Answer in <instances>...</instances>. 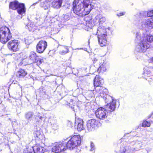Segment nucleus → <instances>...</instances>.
<instances>
[{"label": "nucleus", "mask_w": 153, "mask_h": 153, "mask_svg": "<svg viewBox=\"0 0 153 153\" xmlns=\"http://www.w3.org/2000/svg\"><path fill=\"white\" fill-rule=\"evenodd\" d=\"M74 149L75 153H80V152L81 150L79 147H75Z\"/></svg>", "instance_id": "nucleus-41"}, {"label": "nucleus", "mask_w": 153, "mask_h": 153, "mask_svg": "<svg viewBox=\"0 0 153 153\" xmlns=\"http://www.w3.org/2000/svg\"><path fill=\"white\" fill-rule=\"evenodd\" d=\"M26 26L28 27L29 30L31 31H34L35 30L37 29V27L35 25L34 23L33 22L28 23Z\"/></svg>", "instance_id": "nucleus-26"}, {"label": "nucleus", "mask_w": 153, "mask_h": 153, "mask_svg": "<svg viewBox=\"0 0 153 153\" xmlns=\"http://www.w3.org/2000/svg\"><path fill=\"white\" fill-rule=\"evenodd\" d=\"M62 0H52L51 2L52 6L54 8H59L61 6Z\"/></svg>", "instance_id": "nucleus-18"}, {"label": "nucleus", "mask_w": 153, "mask_h": 153, "mask_svg": "<svg viewBox=\"0 0 153 153\" xmlns=\"http://www.w3.org/2000/svg\"><path fill=\"white\" fill-rule=\"evenodd\" d=\"M45 117L42 115H40L39 113L37 114V115L35 118L36 122L38 123H41L43 121L45 120Z\"/></svg>", "instance_id": "nucleus-29"}, {"label": "nucleus", "mask_w": 153, "mask_h": 153, "mask_svg": "<svg viewBox=\"0 0 153 153\" xmlns=\"http://www.w3.org/2000/svg\"><path fill=\"white\" fill-rule=\"evenodd\" d=\"M39 0L37 2L35 3H33L32 5V6H33V5H35L36 4H37L38 3H39Z\"/></svg>", "instance_id": "nucleus-48"}, {"label": "nucleus", "mask_w": 153, "mask_h": 153, "mask_svg": "<svg viewBox=\"0 0 153 153\" xmlns=\"http://www.w3.org/2000/svg\"><path fill=\"white\" fill-rule=\"evenodd\" d=\"M106 64L103 62V63L100 65L98 69H96L95 70V71L96 72L97 70V72L98 73L105 72L106 70Z\"/></svg>", "instance_id": "nucleus-23"}, {"label": "nucleus", "mask_w": 153, "mask_h": 153, "mask_svg": "<svg viewBox=\"0 0 153 153\" xmlns=\"http://www.w3.org/2000/svg\"><path fill=\"white\" fill-rule=\"evenodd\" d=\"M29 58L31 63H36L37 65H40L43 62V59L39 58L34 52H30Z\"/></svg>", "instance_id": "nucleus-7"}, {"label": "nucleus", "mask_w": 153, "mask_h": 153, "mask_svg": "<svg viewBox=\"0 0 153 153\" xmlns=\"http://www.w3.org/2000/svg\"><path fill=\"white\" fill-rule=\"evenodd\" d=\"M69 17L68 15H65L63 18L62 20L64 21H66L69 19Z\"/></svg>", "instance_id": "nucleus-43"}, {"label": "nucleus", "mask_w": 153, "mask_h": 153, "mask_svg": "<svg viewBox=\"0 0 153 153\" xmlns=\"http://www.w3.org/2000/svg\"><path fill=\"white\" fill-rule=\"evenodd\" d=\"M146 41L149 44L153 42V36L150 35H147L146 38Z\"/></svg>", "instance_id": "nucleus-36"}, {"label": "nucleus", "mask_w": 153, "mask_h": 153, "mask_svg": "<svg viewBox=\"0 0 153 153\" xmlns=\"http://www.w3.org/2000/svg\"><path fill=\"white\" fill-rule=\"evenodd\" d=\"M141 28H144L148 27H153V17L147 19L142 22L140 24Z\"/></svg>", "instance_id": "nucleus-8"}, {"label": "nucleus", "mask_w": 153, "mask_h": 153, "mask_svg": "<svg viewBox=\"0 0 153 153\" xmlns=\"http://www.w3.org/2000/svg\"><path fill=\"white\" fill-rule=\"evenodd\" d=\"M33 113L29 111L26 113L25 114V118L27 120H30L33 115Z\"/></svg>", "instance_id": "nucleus-33"}, {"label": "nucleus", "mask_w": 153, "mask_h": 153, "mask_svg": "<svg viewBox=\"0 0 153 153\" xmlns=\"http://www.w3.org/2000/svg\"><path fill=\"white\" fill-rule=\"evenodd\" d=\"M104 83L103 79L101 78L99 75H96L94 80V86L96 87L95 89L97 91L99 90V89Z\"/></svg>", "instance_id": "nucleus-10"}, {"label": "nucleus", "mask_w": 153, "mask_h": 153, "mask_svg": "<svg viewBox=\"0 0 153 153\" xmlns=\"http://www.w3.org/2000/svg\"><path fill=\"white\" fill-rule=\"evenodd\" d=\"M90 147L91 149H90V151H92L94 150L95 148L94 144L92 142L91 143Z\"/></svg>", "instance_id": "nucleus-42"}, {"label": "nucleus", "mask_w": 153, "mask_h": 153, "mask_svg": "<svg viewBox=\"0 0 153 153\" xmlns=\"http://www.w3.org/2000/svg\"><path fill=\"white\" fill-rule=\"evenodd\" d=\"M97 91L102 98L106 99L105 100L106 101V102L107 99L111 100L112 102L107 104V107L108 108V110L111 112L114 111L116 108V100L112 97L108 95V90L104 87H100L99 88V90Z\"/></svg>", "instance_id": "nucleus-2"}, {"label": "nucleus", "mask_w": 153, "mask_h": 153, "mask_svg": "<svg viewBox=\"0 0 153 153\" xmlns=\"http://www.w3.org/2000/svg\"><path fill=\"white\" fill-rule=\"evenodd\" d=\"M107 36H98V41L99 44L101 46H105L107 42Z\"/></svg>", "instance_id": "nucleus-19"}, {"label": "nucleus", "mask_w": 153, "mask_h": 153, "mask_svg": "<svg viewBox=\"0 0 153 153\" xmlns=\"http://www.w3.org/2000/svg\"><path fill=\"white\" fill-rule=\"evenodd\" d=\"M95 19L97 20L99 19L100 23L102 24L105 22L106 20V19L105 17H102V16L99 14L95 17Z\"/></svg>", "instance_id": "nucleus-31"}, {"label": "nucleus", "mask_w": 153, "mask_h": 153, "mask_svg": "<svg viewBox=\"0 0 153 153\" xmlns=\"http://www.w3.org/2000/svg\"><path fill=\"white\" fill-rule=\"evenodd\" d=\"M69 104L70 105H72V104H71V103H69Z\"/></svg>", "instance_id": "nucleus-54"}, {"label": "nucleus", "mask_w": 153, "mask_h": 153, "mask_svg": "<svg viewBox=\"0 0 153 153\" xmlns=\"http://www.w3.org/2000/svg\"><path fill=\"white\" fill-rule=\"evenodd\" d=\"M152 73H153V67H146L144 68V75L145 76H147Z\"/></svg>", "instance_id": "nucleus-22"}, {"label": "nucleus", "mask_w": 153, "mask_h": 153, "mask_svg": "<svg viewBox=\"0 0 153 153\" xmlns=\"http://www.w3.org/2000/svg\"><path fill=\"white\" fill-rule=\"evenodd\" d=\"M149 47L150 44L146 41V39H143L142 40L137 42L135 51L138 52H144Z\"/></svg>", "instance_id": "nucleus-3"}, {"label": "nucleus", "mask_w": 153, "mask_h": 153, "mask_svg": "<svg viewBox=\"0 0 153 153\" xmlns=\"http://www.w3.org/2000/svg\"><path fill=\"white\" fill-rule=\"evenodd\" d=\"M19 3L17 1L11 2L9 4V8L13 10H16Z\"/></svg>", "instance_id": "nucleus-25"}, {"label": "nucleus", "mask_w": 153, "mask_h": 153, "mask_svg": "<svg viewBox=\"0 0 153 153\" xmlns=\"http://www.w3.org/2000/svg\"><path fill=\"white\" fill-rule=\"evenodd\" d=\"M145 77V76H144H144H143V78H144V77Z\"/></svg>", "instance_id": "nucleus-55"}, {"label": "nucleus", "mask_w": 153, "mask_h": 153, "mask_svg": "<svg viewBox=\"0 0 153 153\" xmlns=\"http://www.w3.org/2000/svg\"><path fill=\"white\" fill-rule=\"evenodd\" d=\"M126 150L127 151H128L129 152V151H128L129 150L128 149L127 150L126 148L125 147H122L121 148L119 152V153H124Z\"/></svg>", "instance_id": "nucleus-40"}, {"label": "nucleus", "mask_w": 153, "mask_h": 153, "mask_svg": "<svg viewBox=\"0 0 153 153\" xmlns=\"http://www.w3.org/2000/svg\"><path fill=\"white\" fill-rule=\"evenodd\" d=\"M97 122L95 119H91L88 120L87 123V128L89 131H93L96 125Z\"/></svg>", "instance_id": "nucleus-12"}, {"label": "nucleus", "mask_w": 153, "mask_h": 153, "mask_svg": "<svg viewBox=\"0 0 153 153\" xmlns=\"http://www.w3.org/2000/svg\"><path fill=\"white\" fill-rule=\"evenodd\" d=\"M18 13L20 15H23L26 12V8L23 3H20L16 9Z\"/></svg>", "instance_id": "nucleus-16"}, {"label": "nucleus", "mask_w": 153, "mask_h": 153, "mask_svg": "<svg viewBox=\"0 0 153 153\" xmlns=\"http://www.w3.org/2000/svg\"><path fill=\"white\" fill-rule=\"evenodd\" d=\"M9 30L7 27H3L0 28V41L2 43L4 40H5V37L7 35L8 31Z\"/></svg>", "instance_id": "nucleus-11"}, {"label": "nucleus", "mask_w": 153, "mask_h": 153, "mask_svg": "<svg viewBox=\"0 0 153 153\" xmlns=\"http://www.w3.org/2000/svg\"><path fill=\"white\" fill-rule=\"evenodd\" d=\"M153 114V113L152 114L151 116H150L149 117V118L151 117L152 115Z\"/></svg>", "instance_id": "nucleus-49"}, {"label": "nucleus", "mask_w": 153, "mask_h": 153, "mask_svg": "<svg viewBox=\"0 0 153 153\" xmlns=\"http://www.w3.org/2000/svg\"><path fill=\"white\" fill-rule=\"evenodd\" d=\"M99 59H98L97 58H94L93 60V61L94 63H96L97 62H98L99 61Z\"/></svg>", "instance_id": "nucleus-46"}, {"label": "nucleus", "mask_w": 153, "mask_h": 153, "mask_svg": "<svg viewBox=\"0 0 153 153\" xmlns=\"http://www.w3.org/2000/svg\"><path fill=\"white\" fill-rule=\"evenodd\" d=\"M8 33L7 35H6L5 36V39H6L5 40H4L2 43H5L7 42L9 40H10L12 37L11 34V33L10 30L8 31Z\"/></svg>", "instance_id": "nucleus-32"}, {"label": "nucleus", "mask_w": 153, "mask_h": 153, "mask_svg": "<svg viewBox=\"0 0 153 153\" xmlns=\"http://www.w3.org/2000/svg\"><path fill=\"white\" fill-rule=\"evenodd\" d=\"M73 5L74 13L80 16L88 14L91 10L89 0H74Z\"/></svg>", "instance_id": "nucleus-1"}, {"label": "nucleus", "mask_w": 153, "mask_h": 153, "mask_svg": "<svg viewBox=\"0 0 153 153\" xmlns=\"http://www.w3.org/2000/svg\"><path fill=\"white\" fill-rule=\"evenodd\" d=\"M144 36L145 35L144 34H142L140 32H137L136 33L135 39L136 42H140V41L142 40L143 39H146V38L144 37Z\"/></svg>", "instance_id": "nucleus-21"}, {"label": "nucleus", "mask_w": 153, "mask_h": 153, "mask_svg": "<svg viewBox=\"0 0 153 153\" xmlns=\"http://www.w3.org/2000/svg\"><path fill=\"white\" fill-rule=\"evenodd\" d=\"M51 127L54 130H56L59 128L58 125L55 121L51 122Z\"/></svg>", "instance_id": "nucleus-35"}, {"label": "nucleus", "mask_w": 153, "mask_h": 153, "mask_svg": "<svg viewBox=\"0 0 153 153\" xmlns=\"http://www.w3.org/2000/svg\"><path fill=\"white\" fill-rule=\"evenodd\" d=\"M151 60L153 62V57L152 58Z\"/></svg>", "instance_id": "nucleus-52"}, {"label": "nucleus", "mask_w": 153, "mask_h": 153, "mask_svg": "<svg viewBox=\"0 0 153 153\" xmlns=\"http://www.w3.org/2000/svg\"><path fill=\"white\" fill-rule=\"evenodd\" d=\"M136 143H135L134 142H132L131 143L130 145L128 147L129 151H132L130 150L131 149L134 148L132 147L131 146H134L135 145Z\"/></svg>", "instance_id": "nucleus-39"}, {"label": "nucleus", "mask_w": 153, "mask_h": 153, "mask_svg": "<svg viewBox=\"0 0 153 153\" xmlns=\"http://www.w3.org/2000/svg\"><path fill=\"white\" fill-rule=\"evenodd\" d=\"M142 147V144L140 143L137 142L134 148L131 149L130 150L134 152L135 151L140 150Z\"/></svg>", "instance_id": "nucleus-28"}, {"label": "nucleus", "mask_w": 153, "mask_h": 153, "mask_svg": "<svg viewBox=\"0 0 153 153\" xmlns=\"http://www.w3.org/2000/svg\"><path fill=\"white\" fill-rule=\"evenodd\" d=\"M125 13V12H122L119 13L117 14V15L118 16H120L122 15H124Z\"/></svg>", "instance_id": "nucleus-47"}, {"label": "nucleus", "mask_w": 153, "mask_h": 153, "mask_svg": "<svg viewBox=\"0 0 153 153\" xmlns=\"http://www.w3.org/2000/svg\"><path fill=\"white\" fill-rule=\"evenodd\" d=\"M146 14V12H141L138 13L136 14L135 16L139 20L140 19L142 20V19L145 17Z\"/></svg>", "instance_id": "nucleus-30"}, {"label": "nucleus", "mask_w": 153, "mask_h": 153, "mask_svg": "<svg viewBox=\"0 0 153 153\" xmlns=\"http://www.w3.org/2000/svg\"><path fill=\"white\" fill-rule=\"evenodd\" d=\"M75 123L77 125V128L78 131H81L83 129V121L81 119H76Z\"/></svg>", "instance_id": "nucleus-17"}, {"label": "nucleus", "mask_w": 153, "mask_h": 153, "mask_svg": "<svg viewBox=\"0 0 153 153\" xmlns=\"http://www.w3.org/2000/svg\"><path fill=\"white\" fill-rule=\"evenodd\" d=\"M52 151L53 152L57 153L66 149L63 143H62L56 142L52 144Z\"/></svg>", "instance_id": "nucleus-6"}, {"label": "nucleus", "mask_w": 153, "mask_h": 153, "mask_svg": "<svg viewBox=\"0 0 153 153\" xmlns=\"http://www.w3.org/2000/svg\"><path fill=\"white\" fill-rule=\"evenodd\" d=\"M150 126V123L149 122H148L146 120L143 121L142 123V126L144 127H149Z\"/></svg>", "instance_id": "nucleus-37"}, {"label": "nucleus", "mask_w": 153, "mask_h": 153, "mask_svg": "<svg viewBox=\"0 0 153 153\" xmlns=\"http://www.w3.org/2000/svg\"><path fill=\"white\" fill-rule=\"evenodd\" d=\"M108 30L104 27L100 26L98 28L97 34L98 36H107V32Z\"/></svg>", "instance_id": "nucleus-13"}, {"label": "nucleus", "mask_w": 153, "mask_h": 153, "mask_svg": "<svg viewBox=\"0 0 153 153\" xmlns=\"http://www.w3.org/2000/svg\"><path fill=\"white\" fill-rule=\"evenodd\" d=\"M27 73L22 69H20L16 74L17 76L19 77L24 76Z\"/></svg>", "instance_id": "nucleus-34"}, {"label": "nucleus", "mask_w": 153, "mask_h": 153, "mask_svg": "<svg viewBox=\"0 0 153 153\" xmlns=\"http://www.w3.org/2000/svg\"><path fill=\"white\" fill-rule=\"evenodd\" d=\"M47 46V42L44 40L40 41L36 45V50L37 52L42 53L44 52Z\"/></svg>", "instance_id": "nucleus-9"}, {"label": "nucleus", "mask_w": 153, "mask_h": 153, "mask_svg": "<svg viewBox=\"0 0 153 153\" xmlns=\"http://www.w3.org/2000/svg\"><path fill=\"white\" fill-rule=\"evenodd\" d=\"M77 147L74 143L70 139L68 142L66 144V149L67 148L69 149L70 150L74 149V148Z\"/></svg>", "instance_id": "nucleus-20"}, {"label": "nucleus", "mask_w": 153, "mask_h": 153, "mask_svg": "<svg viewBox=\"0 0 153 153\" xmlns=\"http://www.w3.org/2000/svg\"><path fill=\"white\" fill-rule=\"evenodd\" d=\"M96 117L100 120H104L107 118L108 112L107 110L102 107L99 108L95 112Z\"/></svg>", "instance_id": "nucleus-4"}, {"label": "nucleus", "mask_w": 153, "mask_h": 153, "mask_svg": "<svg viewBox=\"0 0 153 153\" xmlns=\"http://www.w3.org/2000/svg\"><path fill=\"white\" fill-rule=\"evenodd\" d=\"M71 139L74 143H75L77 147H78L80 145L81 143L82 139L79 135H75L71 136Z\"/></svg>", "instance_id": "nucleus-14"}, {"label": "nucleus", "mask_w": 153, "mask_h": 153, "mask_svg": "<svg viewBox=\"0 0 153 153\" xmlns=\"http://www.w3.org/2000/svg\"><path fill=\"white\" fill-rule=\"evenodd\" d=\"M40 6L44 9H48L50 6V1L49 0H40Z\"/></svg>", "instance_id": "nucleus-15"}, {"label": "nucleus", "mask_w": 153, "mask_h": 153, "mask_svg": "<svg viewBox=\"0 0 153 153\" xmlns=\"http://www.w3.org/2000/svg\"><path fill=\"white\" fill-rule=\"evenodd\" d=\"M78 90H78V89H77V90H76V91H78Z\"/></svg>", "instance_id": "nucleus-53"}, {"label": "nucleus", "mask_w": 153, "mask_h": 153, "mask_svg": "<svg viewBox=\"0 0 153 153\" xmlns=\"http://www.w3.org/2000/svg\"><path fill=\"white\" fill-rule=\"evenodd\" d=\"M144 78L146 80H147L151 84V82H153V76H148L147 77L145 76Z\"/></svg>", "instance_id": "nucleus-38"}, {"label": "nucleus", "mask_w": 153, "mask_h": 153, "mask_svg": "<svg viewBox=\"0 0 153 153\" xmlns=\"http://www.w3.org/2000/svg\"><path fill=\"white\" fill-rule=\"evenodd\" d=\"M33 149L34 151L36 150V153H43L45 151L44 148L40 146H35Z\"/></svg>", "instance_id": "nucleus-24"}, {"label": "nucleus", "mask_w": 153, "mask_h": 153, "mask_svg": "<svg viewBox=\"0 0 153 153\" xmlns=\"http://www.w3.org/2000/svg\"><path fill=\"white\" fill-rule=\"evenodd\" d=\"M69 106L70 107H71L72 108H74V107H73L72 106H71V105H69Z\"/></svg>", "instance_id": "nucleus-50"}, {"label": "nucleus", "mask_w": 153, "mask_h": 153, "mask_svg": "<svg viewBox=\"0 0 153 153\" xmlns=\"http://www.w3.org/2000/svg\"><path fill=\"white\" fill-rule=\"evenodd\" d=\"M19 43L18 40H14L10 41L7 44V47L11 51L16 52L20 48Z\"/></svg>", "instance_id": "nucleus-5"}, {"label": "nucleus", "mask_w": 153, "mask_h": 153, "mask_svg": "<svg viewBox=\"0 0 153 153\" xmlns=\"http://www.w3.org/2000/svg\"><path fill=\"white\" fill-rule=\"evenodd\" d=\"M19 55L20 56H22V59H25L27 57V56H26L25 54V53H21L19 54Z\"/></svg>", "instance_id": "nucleus-45"}, {"label": "nucleus", "mask_w": 153, "mask_h": 153, "mask_svg": "<svg viewBox=\"0 0 153 153\" xmlns=\"http://www.w3.org/2000/svg\"><path fill=\"white\" fill-rule=\"evenodd\" d=\"M94 66L92 67L91 68V69L93 68H94Z\"/></svg>", "instance_id": "nucleus-51"}, {"label": "nucleus", "mask_w": 153, "mask_h": 153, "mask_svg": "<svg viewBox=\"0 0 153 153\" xmlns=\"http://www.w3.org/2000/svg\"><path fill=\"white\" fill-rule=\"evenodd\" d=\"M69 52L67 46H62L60 48L59 53L61 55H64Z\"/></svg>", "instance_id": "nucleus-27"}, {"label": "nucleus", "mask_w": 153, "mask_h": 153, "mask_svg": "<svg viewBox=\"0 0 153 153\" xmlns=\"http://www.w3.org/2000/svg\"><path fill=\"white\" fill-rule=\"evenodd\" d=\"M147 15L148 16H153V10L148 11L147 13Z\"/></svg>", "instance_id": "nucleus-44"}]
</instances>
